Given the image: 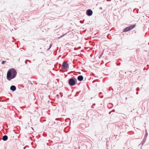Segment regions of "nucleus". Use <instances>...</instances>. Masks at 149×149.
I'll use <instances>...</instances> for the list:
<instances>
[{
    "label": "nucleus",
    "instance_id": "1",
    "mask_svg": "<svg viewBox=\"0 0 149 149\" xmlns=\"http://www.w3.org/2000/svg\"><path fill=\"white\" fill-rule=\"evenodd\" d=\"M17 72L14 68L10 69L8 70L7 73V79L10 81L11 79L15 78Z\"/></svg>",
    "mask_w": 149,
    "mask_h": 149
},
{
    "label": "nucleus",
    "instance_id": "2",
    "mask_svg": "<svg viewBox=\"0 0 149 149\" xmlns=\"http://www.w3.org/2000/svg\"><path fill=\"white\" fill-rule=\"evenodd\" d=\"M68 84L70 86H75L77 84V80L74 77H72L68 80Z\"/></svg>",
    "mask_w": 149,
    "mask_h": 149
},
{
    "label": "nucleus",
    "instance_id": "3",
    "mask_svg": "<svg viewBox=\"0 0 149 149\" xmlns=\"http://www.w3.org/2000/svg\"><path fill=\"white\" fill-rule=\"evenodd\" d=\"M135 27V25L133 24L132 25L130 26H128L125 29H124L123 30V32H127L128 31H130V30L132 29L133 28H134Z\"/></svg>",
    "mask_w": 149,
    "mask_h": 149
},
{
    "label": "nucleus",
    "instance_id": "4",
    "mask_svg": "<svg viewBox=\"0 0 149 149\" xmlns=\"http://www.w3.org/2000/svg\"><path fill=\"white\" fill-rule=\"evenodd\" d=\"M62 69H68L69 68V66L68 62L66 61L63 62L62 64Z\"/></svg>",
    "mask_w": 149,
    "mask_h": 149
},
{
    "label": "nucleus",
    "instance_id": "5",
    "mask_svg": "<svg viewBox=\"0 0 149 149\" xmlns=\"http://www.w3.org/2000/svg\"><path fill=\"white\" fill-rule=\"evenodd\" d=\"M93 13V11L91 9H88L86 11V14L88 16H91Z\"/></svg>",
    "mask_w": 149,
    "mask_h": 149
},
{
    "label": "nucleus",
    "instance_id": "6",
    "mask_svg": "<svg viewBox=\"0 0 149 149\" xmlns=\"http://www.w3.org/2000/svg\"><path fill=\"white\" fill-rule=\"evenodd\" d=\"M83 77L82 75L79 76L77 77V79L78 81H81L83 79Z\"/></svg>",
    "mask_w": 149,
    "mask_h": 149
},
{
    "label": "nucleus",
    "instance_id": "7",
    "mask_svg": "<svg viewBox=\"0 0 149 149\" xmlns=\"http://www.w3.org/2000/svg\"><path fill=\"white\" fill-rule=\"evenodd\" d=\"M10 89L13 91H14L16 90V87L14 85H12L10 87Z\"/></svg>",
    "mask_w": 149,
    "mask_h": 149
},
{
    "label": "nucleus",
    "instance_id": "8",
    "mask_svg": "<svg viewBox=\"0 0 149 149\" xmlns=\"http://www.w3.org/2000/svg\"><path fill=\"white\" fill-rule=\"evenodd\" d=\"M8 138V136L6 135H5L2 137V139L4 141H6Z\"/></svg>",
    "mask_w": 149,
    "mask_h": 149
},
{
    "label": "nucleus",
    "instance_id": "9",
    "mask_svg": "<svg viewBox=\"0 0 149 149\" xmlns=\"http://www.w3.org/2000/svg\"><path fill=\"white\" fill-rule=\"evenodd\" d=\"M145 131H146V133L144 135V138L146 139L147 137L148 136V133H147V130H145Z\"/></svg>",
    "mask_w": 149,
    "mask_h": 149
},
{
    "label": "nucleus",
    "instance_id": "10",
    "mask_svg": "<svg viewBox=\"0 0 149 149\" xmlns=\"http://www.w3.org/2000/svg\"><path fill=\"white\" fill-rule=\"evenodd\" d=\"M104 50H103L102 51V53L99 56V57L100 58L102 56L103 54V52H104Z\"/></svg>",
    "mask_w": 149,
    "mask_h": 149
},
{
    "label": "nucleus",
    "instance_id": "11",
    "mask_svg": "<svg viewBox=\"0 0 149 149\" xmlns=\"http://www.w3.org/2000/svg\"><path fill=\"white\" fill-rule=\"evenodd\" d=\"M146 138H144V139H143V142H142V145L146 141Z\"/></svg>",
    "mask_w": 149,
    "mask_h": 149
},
{
    "label": "nucleus",
    "instance_id": "12",
    "mask_svg": "<svg viewBox=\"0 0 149 149\" xmlns=\"http://www.w3.org/2000/svg\"><path fill=\"white\" fill-rule=\"evenodd\" d=\"M6 62V61H3L1 63V64L3 65Z\"/></svg>",
    "mask_w": 149,
    "mask_h": 149
},
{
    "label": "nucleus",
    "instance_id": "13",
    "mask_svg": "<svg viewBox=\"0 0 149 149\" xmlns=\"http://www.w3.org/2000/svg\"><path fill=\"white\" fill-rule=\"evenodd\" d=\"M65 35V34H63V35H62V36H60V37L59 38H61L63 36H64V35Z\"/></svg>",
    "mask_w": 149,
    "mask_h": 149
},
{
    "label": "nucleus",
    "instance_id": "14",
    "mask_svg": "<svg viewBox=\"0 0 149 149\" xmlns=\"http://www.w3.org/2000/svg\"><path fill=\"white\" fill-rule=\"evenodd\" d=\"M140 90V88H136V90L138 91H139V90Z\"/></svg>",
    "mask_w": 149,
    "mask_h": 149
},
{
    "label": "nucleus",
    "instance_id": "15",
    "mask_svg": "<svg viewBox=\"0 0 149 149\" xmlns=\"http://www.w3.org/2000/svg\"><path fill=\"white\" fill-rule=\"evenodd\" d=\"M120 65V63H118L117 64V65Z\"/></svg>",
    "mask_w": 149,
    "mask_h": 149
},
{
    "label": "nucleus",
    "instance_id": "16",
    "mask_svg": "<svg viewBox=\"0 0 149 149\" xmlns=\"http://www.w3.org/2000/svg\"><path fill=\"white\" fill-rule=\"evenodd\" d=\"M51 46H52L51 45V44H50V45L49 48V49H47V50H49V49L50 48V47H51Z\"/></svg>",
    "mask_w": 149,
    "mask_h": 149
},
{
    "label": "nucleus",
    "instance_id": "17",
    "mask_svg": "<svg viewBox=\"0 0 149 149\" xmlns=\"http://www.w3.org/2000/svg\"><path fill=\"white\" fill-rule=\"evenodd\" d=\"M59 95L58 94H57L56 95V96L58 98L59 97Z\"/></svg>",
    "mask_w": 149,
    "mask_h": 149
},
{
    "label": "nucleus",
    "instance_id": "18",
    "mask_svg": "<svg viewBox=\"0 0 149 149\" xmlns=\"http://www.w3.org/2000/svg\"><path fill=\"white\" fill-rule=\"evenodd\" d=\"M100 8V9H101V10L102 9V8H101V7Z\"/></svg>",
    "mask_w": 149,
    "mask_h": 149
},
{
    "label": "nucleus",
    "instance_id": "19",
    "mask_svg": "<svg viewBox=\"0 0 149 149\" xmlns=\"http://www.w3.org/2000/svg\"><path fill=\"white\" fill-rule=\"evenodd\" d=\"M136 94H138V92H136Z\"/></svg>",
    "mask_w": 149,
    "mask_h": 149
},
{
    "label": "nucleus",
    "instance_id": "20",
    "mask_svg": "<svg viewBox=\"0 0 149 149\" xmlns=\"http://www.w3.org/2000/svg\"><path fill=\"white\" fill-rule=\"evenodd\" d=\"M111 112H109V113L110 114Z\"/></svg>",
    "mask_w": 149,
    "mask_h": 149
},
{
    "label": "nucleus",
    "instance_id": "21",
    "mask_svg": "<svg viewBox=\"0 0 149 149\" xmlns=\"http://www.w3.org/2000/svg\"><path fill=\"white\" fill-rule=\"evenodd\" d=\"M24 149H25V147H24Z\"/></svg>",
    "mask_w": 149,
    "mask_h": 149
},
{
    "label": "nucleus",
    "instance_id": "22",
    "mask_svg": "<svg viewBox=\"0 0 149 149\" xmlns=\"http://www.w3.org/2000/svg\"><path fill=\"white\" fill-rule=\"evenodd\" d=\"M27 61H29V60H28Z\"/></svg>",
    "mask_w": 149,
    "mask_h": 149
},
{
    "label": "nucleus",
    "instance_id": "23",
    "mask_svg": "<svg viewBox=\"0 0 149 149\" xmlns=\"http://www.w3.org/2000/svg\"><path fill=\"white\" fill-rule=\"evenodd\" d=\"M127 97H126V100H127Z\"/></svg>",
    "mask_w": 149,
    "mask_h": 149
},
{
    "label": "nucleus",
    "instance_id": "24",
    "mask_svg": "<svg viewBox=\"0 0 149 149\" xmlns=\"http://www.w3.org/2000/svg\"><path fill=\"white\" fill-rule=\"evenodd\" d=\"M93 105H95V104H93Z\"/></svg>",
    "mask_w": 149,
    "mask_h": 149
},
{
    "label": "nucleus",
    "instance_id": "25",
    "mask_svg": "<svg viewBox=\"0 0 149 149\" xmlns=\"http://www.w3.org/2000/svg\"><path fill=\"white\" fill-rule=\"evenodd\" d=\"M148 44H149V43H148Z\"/></svg>",
    "mask_w": 149,
    "mask_h": 149
},
{
    "label": "nucleus",
    "instance_id": "26",
    "mask_svg": "<svg viewBox=\"0 0 149 149\" xmlns=\"http://www.w3.org/2000/svg\"><path fill=\"white\" fill-rule=\"evenodd\" d=\"M75 149H76V148H75Z\"/></svg>",
    "mask_w": 149,
    "mask_h": 149
}]
</instances>
